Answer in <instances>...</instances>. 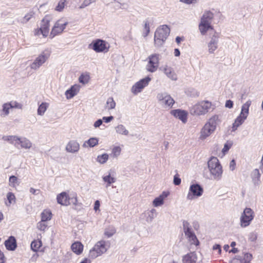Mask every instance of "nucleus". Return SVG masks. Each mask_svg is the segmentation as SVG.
Masks as SVG:
<instances>
[{
  "mask_svg": "<svg viewBox=\"0 0 263 263\" xmlns=\"http://www.w3.org/2000/svg\"><path fill=\"white\" fill-rule=\"evenodd\" d=\"M220 123V120L218 115H215L210 118L200 130L199 139L203 140L209 137L215 131Z\"/></svg>",
  "mask_w": 263,
  "mask_h": 263,
  "instance_id": "obj_1",
  "label": "nucleus"
},
{
  "mask_svg": "<svg viewBox=\"0 0 263 263\" xmlns=\"http://www.w3.org/2000/svg\"><path fill=\"white\" fill-rule=\"evenodd\" d=\"M211 102L208 100H202L198 102L190 109L191 115L194 116H204L214 109Z\"/></svg>",
  "mask_w": 263,
  "mask_h": 263,
  "instance_id": "obj_2",
  "label": "nucleus"
},
{
  "mask_svg": "<svg viewBox=\"0 0 263 263\" xmlns=\"http://www.w3.org/2000/svg\"><path fill=\"white\" fill-rule=\"evenodd\" d=\"M208 168L212 179L219 180L222 177V168L219 160L215 157H211L208 161Z\"/></svg>",
  "mask_w": 263,
  "mask_h": 263,
  "instance_id": "obj_3",
  "label": "nucleus"
},
{
  "mask_svg": "<svg viewBox=\"0 0 263 263\" xmlns=\"http://www.w3.org/2000/svg\"><path fill=\"white\" fill-rule=\"evenodd\" d=\"M170 33L169 27L165 25L158 27L155 33L154 45L157 48L161 47L164 43Z\"/></svg>",
  "mask_w": 263,
  "mask_h": 263,
  "instance_id": "obj_4",
  "label": "nucleus"
},
{
  "mask_svg": "<svg viewBox=\"0 0 263 263\" xmlns=\"http://www.w3.org/2000/svg\"><path fill=\"white\" fill-rule=\"evenodd\" d=\"M109 248L110 243L108 241L101 240L90 250L88 256L91 259L96 258L106 253Z\"/></svg>",
  "mask_w": 263,
  "mask_h": 263,
  "instance_id": "obj_5",
  "label": "nucleus"
},
{
  "mask_svg": "<svg viewBox=\"0 0 263 263\" xmlns=\"http://www.w3.org/2000/svg\"><path fill=\"white\" fill-rule=\"evenodd\" d=\"M251 103L252 101L249 100L242 105L240 113L235 120L233 124L232 127V131L236 130L247 118L249 114V107H250Z\"/></svg>",
  "mask_w": 263,
  "mask_h": 263,
  "instance_id": "obj_6",
  "label": "nucleus"
},
{
  "mask_svg": "<svg viewBox=\"0 0 263 263\" xmlns=\"http://www.w3.org/2000/svg\"><path fill=\"white\" fill-rule=\"evenodd\" d=\"M156 98L158 103L163 107L170 109L175 103L173 98L167 92H159L157 95Z\"/></svg>",
  "mask_w": 263,
  "mask_h": 263,
  "instance_id": "obj_7",
  "label": "nucleus"
},
{
  "mask_svg": "<svg viewBox=\"0 0 263 263\" xmlns=\"http://www.w3.org/2000/svg\"><path fill=\"white\" fill-rule=\"evenodd\" d=\"M160 57L158 53H153L147 57V64L145 67L147 71L153 73L157 70L159 65Z\"/></svg>",
  "mask_w": 263,
  "mask_h": 263,
  "instance_id": "obj_8",
  "label": "nucleus"
},
{
  "mask_svg": "<svg viewBox=\"0 0 263 263\" xmlns=\"http://www.w3.org/2000/svg\"><path fill=\"white\" fill-rule=\"evenodd\" d=\"M57 199L58 203L63 205L70 204L76 205L77 203V197L75 193L71 195V197H69L66 192H62L57 196Z\"/></svg>",
  "mask_w": 263,
  "mask_h": 263,
  "instance_id": "obj_9",
  "label": "nucleus"
},
{
  "mask_svg": "<svg viewBox=\"0 0 263 263\" xmlns=\"http://www.w3.org/2000/svg\"><path fill=\"white\" fill-rule=\"evenodd\" d=\"M89 47L93 49L96 52L106 53L109 51V44L106 41L97 39L92 41L89 44Z\"/></svg>",
  "mask_w": 263,
  "mask_h": 263,
  "instance_id": "obj_10",
  "label": "nucleus"
},
{
  "mask_svg": "<svg viewBox=\"0 0 263 263\" xmlns=\"http://www.w3.org/2000/svg\"><path fill=\"white\" fill-rule=\"evenodd\" d=\"M68 24V22L65 18H61L58 20L54 24L51 29V31L49 34L51 39L53 38L55 36L61 34L64 30L66 28Z\"/></svg>",
  "mask_w": 263,
  "mask_h": 263,
  "instance_id": "obj_11",
  "label": "nucleus"
},
{
  "mask_svg": "<svg viewBox=\"0 0 263 263\" xmlns=\"http://www.w3.org/2000/svg\"><path fill=\"white\" fill-rule=\"evenodd\" d=\"M254 217V212L253 210L251 208H245L240 217V225L241 227L245 228L249 226Z\"/></svg>",
  "mask_w": 263,
  "mask_h": 263,
  "instance_id": "obj_12",
  "label": "nucleus"
},
{
  "mask_svg": "<svg viewBox=\"0 0 263 263\" xmlns=\"http://www.w3.org/2000/svg\"><path fill=\"white\" fill-rule=\"evenodd\" d=\"M50 52L46 50L43 51L30 65V68L33 70L38 69L48 59Z\"/></svg>",
  "mask_w": 263,
  "mask_h": 263,
  "instance_id": "obj_13",
  "label": "nucleus"
},
{
  "mask_svg": "<svg viewBox=\"0 0 263 263\" xmlns=\"http://www.w3.org/2000/svg\"><path fill=\"white\" fill-rule=\"evenodd\" d=\"M203 193V188L198 184H192L190 185L186 199L192 200L202 196Z\"/></svg>",
  "mask_w": 263,
  "mask_h": 263,
  "instance_id": "obj_14",
  "label": "nucleus"
},
{
  "mask_svg": "<svg viewBox=\"0 0 263 263\" xmlns=\"http://www.w3.org/2000/svg\"><path fill=\"white\" fill-rule=\"evenodd\" d=\"M50 18L46 16L42 21L41 27L35 31L36 35L42 34L44 37H47L49 34Z\"/></svg>",
  "mask_w": 263,
  "mask_h": 263,
  "instance_id": "obj_15",
  "label": "nucleus"
},
{
  "mask_svg": "<svg viewBox=\"0 0 263 263\" xmlns=\"http://www.w3.org/2000/svg\"><path fill=\"white\" fill-rule=\"evenodd\" d=\"M151 81V78L149 77H147L140 80L132 86L131 88V92L135 95L141 92L144 88L148 85Z\"/></svg>",
  "mask_w": 263,
  "mask_h": 263,
  "instance_id": "obj_16",
  "label": "nucleus"
},
{
  "mask_svg": "<svg viewBox=\"0 0 263 263\" xmlns=\"http://www.w3.org/2000/svg\"><path fill=\"white\" fill-rule=\"evenodd\" d=\"M219 39V34L215 32L211 37L210 40L208 43V49L210 53H214L218 48Z\"/></svg>",
  "mask_w": 263,
  "mask_h": 263,
  "instance_id": "obj_17",
  "label": "nucleus"
},
{
  "mask_svg": "<svg viewBox=\"0 0 263 263\" xmlns=\"http://www.w3.org/2000/svg\"><path fill=\"white\" fill-rule=\"evenodd\" d=\"M80 149V145L76 140H70L66 145L65 151L69 153L77 154Z\"/></svg>",
  "mask_w": 263,
  "mask_h": 263,
  "instance_id": "obj_18",
  "label": "nucleus"
},
{
  "mask_svg": "<svg viewBox=\"0 0 263 263\" xmlns=\"http://www.w3.org/2000/svg\"><path fill=\"white\" fill-rule=\"evenodd\" d=\"M171 114L175 117L180 120L183 123L187 122L188 113L186 111L181 109H174L171 111Z\"/></svg>",
  "mask_w": 263,
  "mask_h": 263,
  "instance_id": "obj_19",
  "label": "nucleus"
},
{
  "mask_svg": "<svg viewBox=\"0 0 263 263\" xmlns=\"http://www.w3.org/2000/svg\"><path fill=\"white\" fill-rule=\"evenodd\" d=\"M160 69L167 78L173 81L177 80V74L172 67L167 65H165L162 66Z\"/></svg>",
  "mask_w": 263,
  "mask_h": 263,
  "instance_id": "obj_20",
  "label": "nucleus"
},
{
  "mask_svg": "<svg viewBox=\"0 0 263 263\" xmlns=\"http://www.w3.org/2000/svg\"><path fill=\"white\" fill-rule=\"evenodd\" d=\"M183 230L184 232L187 237H189L191 241H192L193 243H195L196 241H197L196 235L192 231L191 229L189 227V223L186 221H184L183 224Z\"/></svg>",
  "mask_w": 263,
  "mask_h": 263,
  "instance_id": "obj_21",
  "label": "nucleus"
},
{
  "mask_svg": "<svg viewBox=\"0 0 263 263\" xmlns=\"http://www.w3.org/2000/svg\"><path fill=\"white\" fill-rule=\"evenodd\" d=\"M182 263H200L195 252H190L182 256Z\"/></svg>",
  "mask_w": 263,
  "mask_h": 263,
  "instance_id": "obj_22",
  "label": "nucleus"
},
{
  "mask_svg": "<svg viewBox=\"0 0 263 263\" xmlns=\"http://www.w3.org/2000/svg\"><path fill=\"white\" fill-rule=\"evenodd\" d=\"M169 193L163 192L158 197L155 198L153 201V205L155 207H158L164 204V199L168 196Z\"/></svg>",
  "mask_w": 263,
  "mask_h": 263,
  "instance_id": "obj_23",
  "label": "nucleus"
},
{
  "mask_svg": "<svg viewBox=\"0 0 263 263\" xmlns=\"http://www.w3.org/2000/svg\"><path fill=\"white\" fill-rule=\"evenodd\" d=\"M80 86L78 84H75L71 87V88L67 90L65 95L67 99L72 98L74 96L77 95L80 91Z\"/></svg>",
  "mask_w": 263,
  "mask_h": 263,
  "instance_id": "obj_24",
  "label": "nucleus"
},
{
  "mask_svg": "<svg viewBox=\"0 0 263 263\" xmlns=\"http://www.w3.org/2000/svg\"><path fill=\"white\" fill-rule=\"evenodd\" d=\"M31 142L25 137H20L18 141L17 148H22L26 149H29L32 147Z\"/></svg>",
  "mask_w": 263,
  "mask_h": 263,
  "instance_id": "obj_25",
  "label": "nucleus"
},
{
  "mask_svg": "<svg viewBox=\"0 0 263 263\" xmlns=\"http://www.w3.org/2000/svg\"><path fill=\"white\" fill-rule=\"evenodd\" d=\"M5 246L8 250H15L17 247L16 241L15 237L12 236H10L8 239L5 241Z\"/></svg>",
  "mask_w": 263,
  "mask_h": 263,
  "instance_id": "obj_26",
  "label": "nucleus"
},
{
  "mask_svg": "<svg viewBox=\"0 0 263 263\" xmlns=\"http://www.w3.org/2000/svg\"><path fill=\"white\" fill-rule=\"evenodd\" d=\"M142 215L147 223H151L156 215V210L152 209L151 210L145 212Z\"/></svg>",
  "mask_w": 263,
  "mask_h": 263,
  "instance_id": "obj_27",
  "label": "nucleus"
},
{
  "mask_svg": "<svg viewBox=\"0 0 263 263\" xmlns=\"http://www.w3.org/2000/svg\"><path fill=\"white\" fill-rule=\"evenodd\" d=\"M102 180L104 183H106V187H108L110 185L116 181V179L111 174L110 171H109L108 174L102 176Z\"/></svg>",
  "mask_w": 263,
  "mask_h": 263,
  "instance_id": "obj_28",
  "label": "nucleus"
},
{
  "mask_svg": "<svg viewBox=\"0 0 263 263\" xmlns=\"http://www.w3.org/2000/svg\"><path fill=\"white\" fill-rule=\"evenodd\" d=\"M198 28L200 33L203 35H205L208 30L213 29L211 24L202 22H200Z\"/></svg>",
  "mask_w": 263,
  "mask_h": 263,
  "instance_id": "obj_29",
  "label": "nucleus"
},
{
  "mask_svg": "<svg viewBox=\"0 0 263 263\" xmlns=\"http://www.w3.org/2000/svg\"><path fill=\"white\" fill-rule=\"evenodd\" d=\"M213 17L214 14L210 11H206L204 12L203 15L201 17L200 22L210 23L211 24Z\"/></svg>",
  "mask_w": 263,
  "mask_h": 263,
  "instance_id": "obj_30",
  "label": "nucleus"
},
{
  "mask_svg": "<svg viewBox=\"0 0 263 263\" xmlns=\"http://www.w3.org/2000/svg\"><path fill=\"white\" fill-rule=\"evenodd\" d=\"M252 182L255 185H259L260 184V174L258 169L254 170L251 174Z\"/></svg>",
  "mask_w": 263,
  "mask_h": 263,
  "instance_id": "obj_31",
  "label": "nucleus"
},
{
  "mask_svg": "<svg viewBox=\"0 0 263 263\" xmlns=\"http://www.w3.org/2000/svg\"><path fill=\"white\" fill-rule=\"evenodd\" d=\"M98 141L99 140L97 138H90L83 143L82 146L85 148L88 147H93L98 144Z\"/></svg>",
  "mask_w": 263,
  "mask_h": 263,
  "instance_id": "obj_32",
  "label": "nucleus"
},
{
  "mask_svg": "<svg viewBox=\"0 0 263 263\" xmlns=\"http://www.w3.org/2000/svg\"><path fill=\"white\" fill-rule=\"evenodd\" d=\"M71 248L74 253L79 255L82 252L83 250V246L80 242H75L72 244Z\"/></svg>",
  "mask_w": 263,
  "mask_h": 263,
  "instance_id": "obj_33",
  "label": "nucleus"
},
{
  "mask_svg": "<svg viewBox=\"0 0 263 263\" xmlns=\"http://www.w3.org/2000/svg\"><path fill=\"white\" fill-rule=\"evenodd\" d=\"M19 137L16 136H4L2 139L4 141L9 142L11 144H13L15 147H18V141Z\"/></svg>",
  "mask_w": 263,
  "mask_h": 263,
  "instance_id": "obj_34",
  "label": "nucleus"
},
{
  "mask_svg": "<svg viewBox=\"0 0 263 263\" xmlns=\"http://www.w3.org/2000/svg\"><path fill=\"white\" fill-rule=\"evenodd\" d=\"M116 132L120 135L127 136L128 135V130L126 129L125 126L122 124H119L115 127Z\"/></svg>",
  "mask_w": 263,
  "mask_h": 263,
  "instance_id": "obj_35",
  "label": "nucleus"
},
{
  "mask_svg": "<svg viewBox=\"0 0 263 263\" xmlns=\"http://www.w3.org/2000/svg\"><path fill=\"white\" fill-rule=\"evenodd\" d=\"M49 106V104L46 102L42 103L39 106L37 110V114L39 116H42L44 115Z\"/></svg>",
  "mask_w": 263,
  "mask_h": 263,
  "instance_id": "obj_36",
  "label": "nucleus"
},
{
  "mask_svg": "<svg viewBox=\"0 0 263 263\" xmlns=\"http://www.w3.org/2000/svg\"><path fill=\"white\" fill-rule=\"evenodd\" d=\"M52 217V213L50 210H45L41 213V220L47 221L50 220Z\"/></svg>",
  "mask_w": 263,
  "mask_h": 263,
  "instance_id": "obj_37",
  "label": "nucleus"
},
{
  "mask_svg": "<svg viewBox=\"0 0 263 263\" xmlns=\"http://www.w3.org/2000/svg\"><path fill=\"white\" fill-rule=\"evenodd\" d=\"M120 8L122 9H127L129 7V0H114Z\"/></svg>",
  "mask_w": 263,
  "mask_h": 263,
  "instance_id": "obj_38",
  "label": "nucleus"
},
{
  "mask_svg": "<svg viewBox=\"0 0 263 263\" xmlns=\"http://www.w3.org/2000/svg\"><path fill=\"white\" fill-rule=\"evenodd\" d=\"M109 155L107 153L98 155L97 158V161L101 164L105 163L108 160Z\"/></svg>",
  "mask_w": 263,
  "mask_h": 263,
  "instance_id": "obj_39",
  "label": "nucleus"
},
{
  "mask_svg": "<svg viewBox=\"0 0 263 263\" xmlns=\"http://www.w3.org/2000/svg\"><path fill=\"white\" fill-rule=\"evenodd\" d=\"M122 148L120 146H114L111 149V156L117 158L121 154Z\"/></svg>",
  "mask_w": 263,
  "mask_h": 263,
  "instance_id": "obj_40",
  "label": "nucleus"
},
{
  "mask_svg": "<svg viewBox=\"0 0 263 263\" xmlns=\"http://www.w3.org/2000/svg\"><path fill=\"white\" fill-rule=\"evenodd\" d=\"M116 102L112 97H110L107 99L106 103V108L108 110L112 109L115 108Z\"/></svg>",
  "mask_w": 263,
  "mask_h": 263,
  "instance_id": "obj_41",
  "label": "nucleus"
},
{
  "mask_svg": "<svg viewBox=\"0 0 263 263\" xmlns=\"http://www.w3.org/2000/svg\"><path fill=\"white\" fill-rule=\"evenodd\" d=\"M66 2L67 0H60L55 8V10L58 12L63 11L65 7L66 6Z\"/></svg>",
  "mask_w": 263,
  "mask_h": 263,
  "instance_id": "obj_42",
  "label": "nucleus"
},
{
  "mask_svg": "<svg viewBox=\"0 0 263 263\" xmlns=\"http://www.w3.org/2000/svg\"><path fill=\"white\" fill-rule=\"evenodd\" d=\"M90 79L89 75L87 73L82 74L79 78V82L85 85L87 84L89 82Z\"/></svg>",
  "mask_w": 263,
  "mask_h": 263,
  "instance_id": "obj_43",
  "label": "nucleus"
},
{
  "mask_svg": "<svg viewBox=\"0 0 263 263\" xmlns=\"http://www.w3.org/2000/svg\"><path fill=\"white\" fill-rule=\"evenodd\" d=\"M11 108L9 102L4 103L2 106V114L5 116H8L9 114V110Z\"/></svg>",
  "mask_w": 263,
  "mask_h": 263,
  "instance_id": "obj_44",
  "label": "nucleus"
},
{
  "mask_svg": "<svg viewBox=\"0 0 263 263\" xmlns=\"http://www.w3.org/2000/svg\"><path fill=\"white\" fill-rule=\"evenodd\" d=\"M9 185L12 187H15L19 184L18 179L15 176H11L9 178Z\"/></svg>",
  "mask_w": 263,
  "mask_h": 263,
  "instance_id": "obj_45",
  "label": "nucleus"
},
{
  "mask_svg": "<svg viewBox=\"0 0 263 263\" xmlns=\"http://www.w3.org/2000/svg\"><path fill=\"white\" fill-rule=\"evenodd\" d=\"M36 228L39 230L45 232L47 228V224L45 221L41 220L37 223Z\"/></svg>",
  "mask_w": 263,
  "mask_h": 263,
  "instance_id": "obj_46",
  "label": "nucleus"
},
{
  "mask_svg": "<svg viewBox=\"0 0 263 263\" xmlns=\"http://www.w3.org/2000/svg\"><path fill=\"white\" fill-rule=\"evenodd\" d=\"M150 31V27H149V23L148 21H145L143 32V36L144 37H146L148 35Z\"/></svg>",
  "mask_w": 263,
  "mask_h": 263,
  "instance_id": "obj_47",
  "label": "nucleus"
},
{
  "mask_svg": "<svg viewBox=\"0 0 263 263\" xmlns=\"http://www.w3.org/2000/svg\"><path fill=\"white\" fill-rule=\"evenodd\" d=\"M34 15V12L33 11H30L29 13H27L24 17L22 19L21 22L22 23H26L33 17Z\"/></svg>",
  "mask_w": 263,
  "mask_h": 263,
  "instance_id": "obj_48",
  "label": "nucleus"
},
{
  "mask_svg": "<svg viewBox=\"0 0 263 263\" xmlns=\"http://www.w3.org/2000/svg\"><path fill=\"white\" fill-rule=\"evenodd\" d=\"M41 246V241H33L31 243V249L35 252L40 248Z\"/></svg>",
  "mask_w": 263,
  "mask_h": 263,
  "instance_id": "obj_49",
  "label": "nucleus"
},
{
  "mask_svg": "<svg viewBox=\"0 0 263 263\" xmlns=\"http://www.w3.org/2000/svg\"><path fill=\"white\" fill-rule=\"evenodd\" d=\"M11 108H17L21 109L23 108V105L15 101H12L9 102Z\"/></svg>",
  "mask_w": 263,
  "mask_h": 263,
  "instance_id": "obj_50",
  "label": "nucleus"
},
{
  "mask_svg": "<svg viewBox=\"0 0 263 263\" xmlns=\"http://www.w3.org/2000/svg\"><path fill=\"white\" fill-rule=\"evenodd\" d=\"M96 1L97 0H84L83 3L80 6L79 8L80 9H84V8L90 5L91 4H92L95 2H96Z\"/></svg>",
  "mask_w": 263,
  "mask_h": 263,
  "instance_id": "obj_51",
  "label": "nucleus"
},
{
  "mask_svg": "<svg viewBox=\"0 0 263 263\" xmlns=\"http://www.w3.org/2000/svg\"><path fill=\"white\" fill-rule=\"evenodd\" d=\"M7 198L9 203V205L15 202V197L13 193L11 192L8 193L7 195Z\"/></svg>",
  "mask_w": 263,
  "mask_h": 263,
  "instance_id": "obj_52",
  "label": "nucleus"
},
{
  "mask_svg": "<svg viewBox=\"0 0 263 263\" xmlns=\"http://www.w3.org/2000/svg\"><path fill=\"white\" fill-rule=\"evenodd\" d=\"M258 234L255 232H252L250 233L249 236V239L251 241H255L257 238Z\"/></svg>",
  "mask_w": 263,
  "mask_h": 263,
  "instance_id": "obj_53",
  "label": "nucleus"
},
{
  "mask_svg": "<svg viewBox=\"0 0 263 263\" xmlns=\"http://www.w3.org/2000/svg\"><path fill=\"white\" fill-rule=\"evenodd\" d=\"M252 256L251 254L249 253H245L243 256V260L245 263H250L251 260H252Z\"/></svg>",
  "mask_w": 263,
  "mask_h": 263,
  "instance_id": "obj_54",
  "label": "nucleus"
},
{
  "mask_svg": "<svg viewBox=\"0 0 263 263\" xmlns=\"http://www.w3.org/2000/svg\"><path fill=\"white\" fill-rule=\"evenodd\" d=\"M231 147V144L228 143L224 145V147L222 148V152L224 154L227 152Z\"/></svg>",
  "mask_w": 263,
  "mask_h": 263,
  "instance_id": "obj_55",
  "label": "nucleus"
},
{
  "mask_svg": "<svg viewBox=\"0 0 263 263\" xmlns=\"http://www.w3.org/2000/svg\"><path fill=\"white\" fill-rule=\"evenodd\" d=\"M173 182L174 184L178 185L181 183V179L178 177L176 175L174 177Z\"/></svg>",
  "mask_w": 263,
  "mask_h": 263,
  "instance_id": "obj_56",
  "label": "nucleus"
},
{
  "mask_svg": "<svg viewBox=\"0 0 263 263\" xmlns=\"http://www.w3.org/2000/svg\"><path fill=\"white\" fill-rule=\"evenodd\" d=\"M233 106V102L232 101L229 100L226 101L225 106L228 108H232Z\"/></svg>",
  "mask_w": 263,
  "mask_h": 263,
  "instance_id": "obj_57",
  "label": "nucleus"
},
{
  "mask_svg": "<svg viewBox=\"0 0 263 263\" xmlns=\"http://www.w3.org/2000/svg\"><path fill=\"white\" fill-rule=\"evenodd\" d=\"M102 119H98L94 123L93 126L95 128L99 127L102 124Z\"/></svg>",
  "mask_w": 263,
  "mask_h": 263,
  "instance_id": "obj_58",
  "label": "nucleus"
},
{
  "mask_svg": "<svg viewBox=\"0 0 263 263\" xmlns=\"http://www.w3.org/2000/svg\"><path fill=\"white\" fill-rule=\"evenodd\" d=\"M114 119V117L112 116H109V117H103L102 120H104L105 122L106 123H109L111 120H112Z\"/></svg>",
  "mask_w": 263,
  "mask_h": 263,
  "instance_id": "obj_59",
  "label": "nucleus"
},
{
  "mask_svg": "<svg viewBox=\"0 0 263 263\" xmlns=\"http://www.w3.org/2000/svg\"><path fill=\"white\" fill-rule=\"evenodd\" d=\"M235 165H236V163H235V160H231L230 163V165H229L230 169L231 171H233L235 169Z\"/></svg>",
  "mask_w": 263,
  "mask_h": 263,
  "instance_id": "obj_60",
  "label": "nucleus"
},
{
  "mask_svg": "<svg viewBox=\"0 0 263 263\" xmlns=\"http://www.w3.org/2000/svg\"><path fill=\"white\" fill-rule=\"evenodd\" d=\"M180 1L186 4H191L196 3L197 0H180Z\"/></svg>",
  "mask_w": 263,
  "mask_h": 263,
  "instance_id": "obj_61",
  "label": "nucleus"
},
{
  "mask_svg": "<svg viewBox=\"0 0 263 263\" xmlns=\"http://www.w3.org/2000/svg\"><path fill=\"white\" fill-rule=\"evenodd\" d=\"M100 206V202L99 200H96L94 204V210L97 211L99 210Z\"/></svg>",
  "mask_w": 263,
  "mask_h": 263,
  "instance_id": "obj_62",
  "label": "nucleus"
},
{
  "mask_svg": "<svg viewBox=\"0 0 263 263\" xmlns=\"http://www.w3.org/2000/svg\"><path fill=\"white\" fill-rule=\"evenodd\" d=\"M30 192L34 195H37L39 193V190L35 189L33 187H31L29 190Z\"/></svg>",
  "mask_w": 263,
  "mask_h": 263,
  "instance_id": "obj_63",
  "label": "nucleus"
},
{
  "mask_svg": "<svg viewBox=\"0 0 263 263\" xmlns=\"http://www.w3.org/2000/svg\"><path fill=\"white\" fill-rule=\"evenodd\" d=\"M213 249L214 250H218V253H221V250L220 246L219 245H217V244L213 246Z\"/></svg>",
  "mask_w": 263,
  "mask_h": 263,
  "instance_id": "obj_64",
  "label": "nucleus"
}]
</instances>
